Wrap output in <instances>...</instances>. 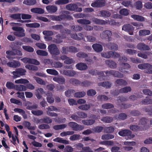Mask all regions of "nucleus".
<instances>
[{"label":"nucleus","instance_id":"obj_1","mask_svg":"<svg viewBox=\"0 0 152 152\" xmlns=\"http://www.w3.org/2000/svg\"><path fill=\"white\" fill-rule=\"evenodd\" d=\"M10 25L12 26V29L15 31L13 32V34L16 36L18 37H23L25 36L24 32V30L22 27H20L17 26H21V24L14 23H10Z\"/></svg>","mask_w":152,"mask_h":152},{"label":"nucleus","instance_id":"obj_2","mask_svg":"<svg viewBox=\"0 0 152 152\" xmlns=\"http://www.w3.org/2000/svg\"><path fill=\"white\" fill-rule=\"evenodd\" d=\"M65 13L67 15H64L58 16L54 15H51L49 16V17L51 19L53 20L57 21H60L65 18H68L70 19L72 18L69 16L68 15V14L69 13V12L66 11L65 12Z\"/></svg>","mask_w":152,"mask_h":152},{"label":"nucleus","instance_id":"obj_3","mask_svg":"<svg viewBox=\"0 0 152 152\" xmlns=\"http://www.w3.org/2000/svg\"><path fill=\"white\" fill-rule=\"evenodd\" d=\"M118 134L122 136H129V139L133 138L135 136L134 134H132L130 130L127 129L121 130L118 132Z\"/></svg>","mask_w":152,"mask_h":152},{"label":"nucleus","instance_id":"obj_4","mask_svg":"<svg viewBox=\"0 0 152 152\" xmlns=\"http://www.w3.org/2000/svg\"><path fill=\"white\" fill-rule=\"evenodd\" d=\"M90 118L93 119L83 120L82 121V123L86 125H91L93 124L95 122V120L98 118L97 117L94 115H91Z\"/></svg>","mask_w":152,"mask_h":152},{"label":"nucleus","instance_id":"obj_5","mask_svg":"<svg viewBox=\"0 0 152 152\" xmlns=\"http://www.w3.org/2000/svg\"><path fill=\"white\" fill-rule=\"evenodd\" d=\"M48 50L51 54L57 55L59 54V51L56 45L53 44L48 47Z\"/></svg>","mask_w":152,"mask_h":152},{"label":"nucleus","instance_id":"obj_6","mask_svg":"<svg viewBox=\"0 0 152 152\" xmlns=\"http://www.w3.org/2000/svg\"><path fill=\"white\" fill-rule=\"evenodd\" d=\"M138 67L140 69H147L148 71L146 72L147 73L149 74H152V66L148 64H141L139 65L138 66Z\"/></svg>","mask_w":152,"mask_h":152},{"label":"nucleus","instance_id":"obj_7","mask_svg":"<svg viewBox=\"0 0 152 152\" xmlns=\"http://www.w3.org/2000/svg\"><path fill=\"white\" fill-rule=\"evenodd\" d=\"M21 60L24 63L31 64L36 65H39L40 63L37 60L34 59H31L28 58H22Z\"/></svg>","mask_w":152,"mask_h":152},{"label":"nucleus","instance_id":"obj_8","mask_svg":"<svg viewBox=\"0 0 152 152\" xmlns=\"http://www.w3.org/2000/svg\"><path fill=\"white\" fill-rule=\"evenodd\" d=\"M122 29L123 30L128 32L130 35L133 34L134 28L131 25L128 24L125 25L123 26Z\"/></svg>","mask_w":152,"mask_h":152},{"label":"nucleus","instance_id":"obj_9","mask_svg":"<svg viewBox=\"0 0 152 152\" xmlns=\"http://www.w3.org/2000/svg\"><path fill=\"white\" fill-rule=\"evenodd\" d=\"M68 125L75 131L81 130L84 129L83 126L78 125L77 123L74 122H71L69 123Z\"/></svg>","mask_w":152,"mask_h":152},{"label":"nucleus","instance_id":"obj_10","mask_svg":"<svg viewBox=\"0 0 152 152\" xmlns=\"http://www.w3.org/2000/svg\"><path fill=\"white\" fill-rule=\"evenodd\" d=\"M106 75V76H109L111 75H113L114 76L118 77H122L124 76L122 74L119 72L114 70H111L104 72Z\"/></svg>","mask_w":152,"mask_h":152},{"label":"nucleus","instance_id":"obj_11","mask_svg":"<svg viewBox=\"0 0 152 152\" xmlns=\"http://www.w3.org/2000/svg\"><path fill=\"white\" fill-rule=\"evenodd\" d=\"M112 35L111 32L109 30H107L103 31L101 34L100 37L103 39L108 38L109 41L111 40L110 37Z\"/></svg>","mask_w":152,"mask_h":152},{"label":"nucleus","instance_id":"obj_12","mask_svg":"<svg viewBox=\"0 0 152 152\" xmlns=\"http://www.w3.org/2000/svg\"><path fill=\"white\" fill-rule=\"evenodd\" d=\"M7 65L8 66L16 68L20 66V62L18 61L13 60L12 61L7 63Z\"/></svg>","mask_w":152,"mask_h":152},{"label":"nucleus","instance_id":"obj_13","mask_svg":"<svg viewBox=\"0 0 152 152\" xmlns=\"http://www.w3.org/2000/svg\"><path fill=\"white\" fill-rule=\"evenodd\" d=\"M105 1L104 0H98L91 4L94 7H101L105 5Z\"/></svg>","mask_w":152,"mask_h":152},{"label":"nucleus","instance_id":"obj_14","mask_svg":"<svg viewBox=\"0 0 152 152\" xmlns=\"http://www.w3.org/2000/svg\"><path fill=\"white\" fill-rule=\"evenodd\" d=\"M46 8L48 13L50 14L56 12L58 10L57 7L55 5H48L46 7Z\"/></svg>","mask_w":152,"mask_h":152},{"label":"nucleus","instance_id":"obj_15","mask_svg":"<svg viewBox=\"0 0 152 152\" xmlns=\"http://www.w3.org/2000/svg\"><path fill=\"white\" fill-rule=\"evenodd\" d=\"M77 51V50L74 47L71 46L67 48H63L62 53L64 54H66L68 51L75 52Z\"/></svg>","mask_w":152,"mask_h":152},{"label":"nucleus","instance_id":"obj_16","mask_svg":"<svg viewBox=\"0 0 152 152\" xmlns=\"http://www.w3.org/2000/svg\"><path fill=\"white\" fill-rule=\"evenodd\" d=\"M119 66V70L124 73L126 72V71L125 70H123V68L126 69L130 68L129 65L127 63H120Z\"/></svg>","mask_w":152,"mask_h":152},{"label":"nucleus","instance_id":"obj_17","mask_svg":"<svg viewBox=\"0 0 152 152\" xmlns=\"http://www.w3.org/2000/svg\"><path fill=\"white\" fill-rule=\"evenodd\" d=\"M31 11L32 12L34 13H37L42 14L44 13V10L40 8L36 7L33 8L31 10Z\"/></svg>","mask_w":152,"mask_h":152},{"label":"nucleus","instance_id":"obj_18","mask_svg":"<svg viewBox=\"0 0 152 152\" xmlns=\"http://www.w3.org/2000/svg\"><path fill=\"white\" fill-rule=\"evenodd\" d=\"M76 67L78 69L81 70H84L87 68V66L84 63H79L76 65Z\"/></svg>","mask_w":152,"mask_h":152},{"label":"nucleus","instance_id":"obj_19","mask_svg":"<svg viewBox=\"0 0 152 152\" xmlns=\"http://www.w3.org/2000/svg\"><path fill=\"white\" fill-rule=\"evenodd\" d=\"M137 48L141 50H148L150 49L148 46L142 43L138 44L137 45Z\"/></svg>","mask_w":152,"mask_h":152},{"label":"nucleus","instance_id":"obj_20","mask_svg":"<svg viewBox=\"0 0 152 152\" xmlns=\"http://www.w3.org/2000/svg\"><path fill=\"white\" fill-rule=\"evenodd\" d=\"M92 48L96 52H100L103 50L102 45L99 44H95L92 45Z\"/></svg>","mask_w":152,"mask_h":152},{"label":"nucleus","instance_id":"obj_21","mask_svg":"<svg viewBox=\"0 0 152 152\" xmlns=\"http://www.w3.org/2000/svg\"><path fill=\"white\" fill-rule=\"evenodd\" d=\"M44 93L43 89L41 88H38L36 90L35 93V95L38 99H40L42 96L40 94H42Z\"/></svg>","mask_w":152,"mask_h":152},{"label":"nucleus","instance_id":"obj_22","mask_svg":"<svg viewBox=\"0 0 152 152\" xmlns=\"http://www.w3.org/2000/svg\"><path fill=\"white\" fill-rule=\"evenodd\" d=\"M63 73L65 75L70 77L74 76L76 74V72L75 71L73 70L69 71L67 70L63 71Z\"/></svg>","mask_w":152,"mask_h":152},{"label":"nucleus","instance_id":"obj_23","mask_svg":"<svg viewBox=\"0 0 152 152\" xmlns=\"http://www.w3.org/2000/svg\"><path fill=\"white\" fill-rule=\"evenodd\" d=\"M81 5V4H69L67 5L66 7L67 10L73 11L75 10L76 7L77 6H80Z\"/></svg>","mask_w":152,"mask_h":152},{"label":"nucleus","instance_id":"obj_24","mask_svg":"<svg viewBox=\"0 0 152 152\" xmlns=\"http://www.w3.org/2000/svg\"><path fill=\"white\" fill-rule=\"evenodd\" d=\"M14 111L15 112H18L21 114L24 118L26 119L27 118L26 114L25 113V111L22 109L16 108L14 109Z\"/></svg>","mask_w":152,"mask_h":152},{"label":"nucleus","instance_id":"obj_25","mask_svg":"<svg viewBox=\"0 0 152 152\" xmlns=\"http://www.w3.org/2000/svg\"><path fill=\"white\" fill-rule=\"evenodd\" d=\"M15 89L19 91H26L27 90L26 87L23 85H17L15 86Z\"/></svg>","mask_w":152,"mask_h":152},{"label":"nucleus","instance_id":"obj_26","mask_svg":"<svg viewBox=\"0 0 152 152\" xmlns=\"http://www.w3.org/2000/svg\"><path fill=\"white\" fill-rule=\"evenodd\" d=\"M71 37L75 39L80 40L83 39V35L81 33L78 34V35L76 34H71Z\"/></svg>","mask_w":152,"mask_h":152},{"label":"nucleus","instance_id":"obj_27","mask_svg":"<svg viewBox=\"0 0 152 152\" xmlns=\"http://www.w3.org/2000/svg\"><path fill=\"white\" fill-rule=\"evenodd\" d=\"M53 141L54 142H57L65 144H69V141H68L63 140L62 138L60 137L56 138L53 139Z\"/></svg>","mask_w":152,"mask_h":152},{"label":"nucleus","instance_id":"obj_28","mask_svg":"<svg viewBox=\"0 0 152 152\" xmlns=\"http://www.w3.org/2000/svg\"><path fill=\"white\" fill-rule=\"evenodd\" d=\"M105 62L106 64L111 68H114L116 67V64L114 61L107 60Z\"/></svg>","mask_w":152,"mask_h":152},{"label":"nucleus","instance_id":"obj_29","mask_svg":"<svg viewBox=\"0 0 152 152\" xmlns=\"http://www.w3.org/2000/svg\"><path fill=\"white\" fill-rule=\"evenodd\" d=\"M150 34V31L149 30L143 29L139 31V35L140 36H145L148 35Z\"/></svg>","mask_w":152,"mask_h":152},{"label":"nucleus","instance_id":"obj_30","mask_svg":"<svg viewBox=\"0 0 152 152\" xmlns=\"http://www.w3.org/2000/svg\"><path fill=\"white\" fill-rule=\"evenodd\" d=\"M53 80L59 83L62 84L65 81V79L62 77H54L53 78Z\"/></svg>","mask_w":152,"mask_h":152},{"label":"nucleus","instance_id":"obj_31","mask_svg":"<svg viewBox=\"0 0 152 152\" xmlns=\"http://www.w3.org/2000/svg\"><path fill=\"white\" fill-rule=\"evenodd\" d=\"M114 136L112 134H106L102 136L101 138L103 140H108L114 138Z\"/></svg>","mask_w":152,"mask_h":152},{"label":"nucleus","instance_id":"obj_32","mask_svg":"<svg viewBox=\"0 0 152 152\" xmlns=\"http://www.w3.org/2000/svg\"><path fill=\"white\" fill-rule=\"evenodd\" d=\"M47 98L48 102L50 104L53 103L54 101V99L52 97V94L51 93H48L47 94Z\"/></svg>","mask_w":152,"mask_h":152},{"label":"nucleus","instance_id":"obj_33","mask_svg":"<svg viewBox=\"0 0 152 152\" xmlns=\"http://www.w3.org/2000/svg\"><path fill=\"white\" fill-rule=\"evenodd\" d=\"M113 52L110 51L106 53H101L102 56L104 58H109L113 56Z\"/></svg>","mask_w":152,"mask_h":152},{"label":"nucleus","instance_id":"obj_34","mask_svg":"<svg viewBox=\"0 0 152 152\" xmlns=\"http://www.w3.org/2000/svg\"><path fill=\"white\" fill-rule=\"evenodd\" d=\"M15 82L16 84H26L28 83L29 81L26 79H20L15 80Z\"/></svg>","mask_w":152,"mask_h":152},{"label":"nucleus","instance_id":"obj_35","mask_svg":"<svg viewBox=\"0 0 152 152\" xmlns=\"http://www.w3.org/2000/svg\"><path fill=\"white\" fill-rule=\"evenodd\" d=\"M107 47L109 49L117 50L118 49V46L115 44L110 43L107 45Z\"/></svg>","mask_w":152,"mask_h":152},{"label":"nucleus","instance_id":"obj_36","mask_svg":"<svg viewBox=\"0 0 152 152\" xmlns=\"http://www.w3.org/2000/svg\"><path fill=\"white\" fill-rule=\"evenodd\" d=\"M99 15L105 17H109L110 15V13L107 11H101L99 12Z\"/></svg>","mask_w":152,"mask_h":152},{"label":"nucleus","instance_id":"obj_37","mask_svg":"<svg viewBox=\"0 0 152 152\" xmlns=\"http://www.w3.org/2000/svg\"><path fill=\"white\" fill-rule=\"evenodd\" d=\"M34 78L35 80L37 83L41 85H45L46 84V82L45 81L43 80L41 78L37 77L36 76H34L33 77Z\"/></svg>","mask_w":152,"mask_h":152},{"label":"nucleus","instance_id":"obj_38","mask_svg":"<svg viewBox=\"0 0 152 152\" xmlns=\"http://www.w3.org/2000/svg\"><path fill=\"white\" fill-rule=\"evenodd\" d=\"M111 84L109 82H104L99 83V86L106 88H110L111 86Z\"/></svg>","mask_w":152,"mask_h":152},{"label":"nucleus","instance_id":"obj_39","mask_svg":"<svg viewBox=\"0 0 152 152\" xmlns=\"http://www.w3.org/2000/svg\"><path fill=\"white\" fill-rule=\"evenodd\" d=\"M86 95V93L84 91L79 92L75 94L74 96L77 98H80L84 97Z\"/></svg>","mask_w":152,"mask_h":152},{"label":"nucleus","instance_id":"obj_40","mask_svg":"<svg viewBox=\"0 0 152 152\" xmlns=\"http://www.w3.org/2000/svg\"><path fill=\"white\" fill-rule=\"evenodd\" d=\"M47 73L50 75H56L58 73L56 70L52 69H48L46 70Z\"/></svg>","mask_w":152,"mask_h":152},{"label":"nucleus","instance_id":"obj_41","mask_svg":"<svg viewBox=\"0 0 152 152\" xmlns=\"http://www.w3.org/2000/svg\"><path fill=\"white\" fill-rule=\"evenodd\" d=\"M69 0H58L55 2V4L58 5H62L68 3Z\"/></svg>","mask_w":152,"mask_h":152},{"label":"nucleus","instance_id":"obj_42","mask_svg":"<svg viewBox=\"0 0 152 152\" xmlns=\"http://www.w3.org/2000/svg\"><path fill=\"white\" fill-rule=\"evenodd\" d=\"M92 21L96 24H105L106 22L104 20L97 19L96 18H93Z\"/></svg>","mask_w":152,"mask_h":152},{"label":"nucleus","instance_id":"obj_43","mask_svg":"<svg viewBox=\"0 0 152 152\" xmlns=\"http://www.w3.org/2000/svg\"><path fill=\"white\" fill-rule=\"evenodd\" d=\"M101 120L105 123H110L113 121V118L111 117H106L102 118Z\"/></svg>","mask_w":152,"mask_h":152},{"label":"nucleus","instance_id":"obj_44","mask_svg":"<svg viewBox=\"0 0 152 152\" xmlns=\"http://www.w3.org/2000/svg\"><path fill=\"white\" fill-rule=\"evenodd\" d=\"M114 128L113 127H106L104 128V131L107 133H111L114 131Z\"/></svg>","mask_w":152,"mask_h":152},{"label":"nucleus","instance_id":"obj_45","mask_svg":"<svg viewBox=\"0 0 152 152\" xmlns=\"http://www.w3.org/2000/svg\"><path fill=\"white\" fill-rule=\"evenodd\" d=\"M116 83L119 85H126L127 82L122 79H119L116 81Z\"/></svg>","mask_w":152,"mask_h":152},{"label":"nucleus","instance_id":"obj_46","mask_svg":"<svg viewBox=\"0 0 152 152\" xmlns=\"http://www.w3.org/2000/svg\"><path fill=\"white\" fill-rule=\"evenodd\" d=\"M131 90V88L130 87H126L121 89L119 92L121 93H126Z\"/></svg>","mask_w":152,"mask_h":152},{"label":"nucleus","instance_id":"obj_47","mask_svg":"<svg viewBox=\"0 0 152 152\" xmlns=\"http://www.w3.org/2000/svg\"><path fill=\"white\" fill-rule=\"evenodd\" d=\"M77 22L82 24H89L91 23L90 20L86 19H79L77 20Z\"/></svg>","mask_w":152,"mask_h":152},{"label":"nucleus","instance_id":"obj_48","mask_svg":"<svg viewBox=\"0 0 152 152\" xmlns=\"http://www.w3.org/2000/svg\"><path fill=\"white\" fill-rule=\"evenodd\" d=\"M134 6L136 9L140 10L142 7V2L140 1H138L135 2Z\"/></svg>","mask_w":152,"mask_h":152},{"label":"nucleus","instance_id":"obj_49","mask_svg":"<svg viewBox=\"0 0 152 152\" xmlns=\"http://www.w3.org/2000/svg\"><path fill=\"white\" fill-rule=\"evenodd\" d=\"M75 132L74 131H67V132H61L60 134V136L61 137H63L66 136L68 135H71L73 134H74Z\"/></svg>","mask_w":152,"mask_h":152},{"label":"nucleus","instance_id":"obj_50","mask_svg":"<svg viewBox=\"0 0 152 152\" xmlns=\"http://www.w3.org/2000/svg\"><path fill=\"white\" fill-rule=\"evenodd\" d=\"M79 109L84 110H87L90 108V106L89 104H85L82 105L78 107Z\"/></svg>","mask_w":152,"mask_h":152},{"label":"nucleus","instance_id":"obj_51","mask_svg":"<svg viewBox=\"0 0 152 152\" xmlns=\"http://www.w3.org/2000/svg\"><path fill=\"white\" fill-rule=\"evenodd\" d=\"M129 10L126 9L124 8L121 10L119 12L120 14L124 16H127L129 14Z\"/></svg>","mask_w":152,"mask_h":152},{"label":"nucleus","instance_id":"obj_52","mask_svg":"<svg viewBox=\"0 0 152 152\" xmlns=\"http://www.w3.org/2000/svg\"><path fill=\"white\" fill-rule=\"evenodd\" d=\"M66 124H62L55 126L53 127V128L56 130L66 128Z\"/></svg>","mask_w":152,"mask_h":152},{"label":"nucleus","instance_id":"obj_53","mask_svg":"<svg viewBox=\"0 0 152 152\" xmlns=\"http://www.w3.org/2000/svg\"><path fill=\"white\" fill-rule=\"evenodd\" d=\"M126 118V115L124 113H121L119 115H117L115 117L116 119L124 120Z\"/></svg>","mask_w":152,"mask_h":152},{"label":"nucleus","instance_id":"obj_54","mask_svg":"<svg viewBox=\"0 0 152 152\" xmlns=\"http://www.w3.org/2000/svg\"><path fill=\"white\" fill-rule=\"evenodd\" d=\"M22 47L24 50L28 52H32L34 51L33 48L30 46L24 45Z\"/></svg>","mask_w":152,"mask_h":152},{"label":"nucleus","instance_id":"obj_55","mask_svg":"<svg viewBox=\"0 0 152 152\" xmlns=\"http://www.w3.org/2000/svg\"><path fill=\"white\" fill-rule=\"evenodd\" d=\"M36 53L37 55L41 56H45L48 55V53L45 51L38 50L37 51Z\"/></svg>","mask_w":152,"mask_h":152},{"label":"nucleus","instance_id":"obj_56","mask_svg":"<svg viewBox=\"0 0 152 152\" xmlns=\"http://www.w3.org/2000/svg\"><path fill=\"white\" fill-rule=\"evenodd\" d=\"M80 135L75 134L70 136L69 139L71 141H75L79 140L80 138Z\"/></svg>","mask_w":152,"mask_h":152},{"label":"nucleus","instance_id":"obj_57","mask_svg":"<svg viewBox=\"0 0 152 152\" xmlns=\"http://www.w3.org/2000/svg\"><path fill=\"white\" fill-rule=\"evenodd\" d=\"M10 101L12 103L16 104L18 105H22V102L20 100L14 98L10 99Z\"/></svg>","mask_w":152,"mask_h":152},{"label":"nucleus","instance_id":"obj_58","mask_svg":"<svg viewBox=\"0 0 152 152\" xmlns=\"http://www.w3.org/2000/svg\"><path fill=\"white\" fill-rule=\"evenodd\" d=\"M122 4L126 7H132V2L129 1L125 0L123 1Z\"/></svg>","mask_w":152,"mask_h":152},{"label":"nucleus","instance_id":"obj_59","mask_svg":"<svg viewBox=\"0 0 152 152\" xmlns=\"http://www.w3.org/2000/svg\"><path fill=\"white\" fill-rule=\"evenodd\" d=\"M25 67L29 70H32L37 71L38 69V68L37 66L32 65H27Z\"/></svg>","mask_w":152,"mask_h":152},{"label":"nucleus","instance_id":"obj_60","mask_svg":"<svg viewBox=\"0 0 152 152\" xmlns=\"http://www.w3.org/2000/svg\"><path fill=\"white\" fill-rule=\"evenodd\" d=\"M52 66L55 68H60L62 66V64L59 62H55L52 64Z\"/></svg>","mask_w":152,"mask_h":152},{"label":"nucleus","instance_id":"obj_61","mask_svg":"<svg viewBox=\"0 0 152 152\" xmlns=\"http://www.w3.org/2000/svg\"><path fill=\"white\" fill-rule=\"evenodd\" d=\"M102 107L104 109H108L113 107V106L112 104L110 103H106L102 105Z\"/></svg>","mask_w":152,"mask_h":152},{"label":"nucleus","instance_id":"obj_62","mask_svg":"<svg viewBox=\"0 0 152 152\" xmlns=\"http://www.w3.org/2000/svg\"><path fill=\"white\" fill-rule=\"evenodd\" d=\"M6 86L9 89H13L15 87V85L12 82H8L6 84Z\"/></svg>","mask_w":152,"mask_h":152},{"label":"nucleus","instance_id":"obj_63","mask_svg":"<svg viewBox=\"0 0 152 152\" xmlns=\"http://www.w3.org/2000/svg\"><path fill=\"white\" fill-rule=\"evenodd\" d=\"M136 144V142L134 141H125L123 142L124 145L127 146H134Z\"/></svg>","mask_w":152,"mask_h":152},{"label":"nucleus","instance_id":"obj_64","mask_svg":"<svg viewBox=\"0 0 152 152\" xmlns=\"http://www.w3.org/2000/svg\"><path fill=\"white\" fill-rule=\"evenodd\" d=\"M31 113L34 115H40L43 113V111L41 110H33L31 111Z\"/></svg>","mask_w":152,"mask_h":152}]
</instances>
